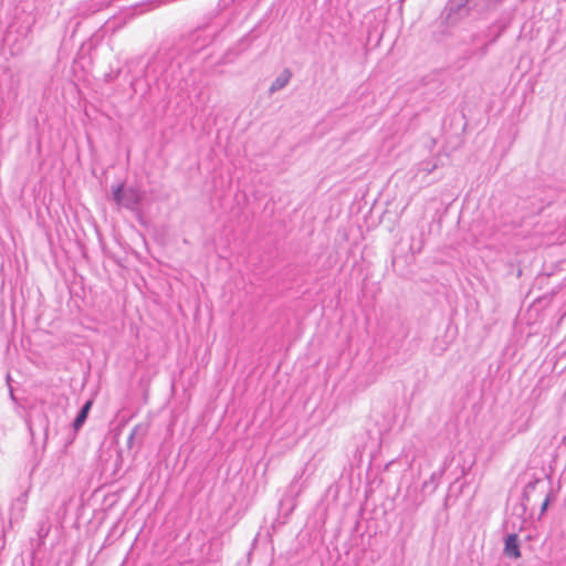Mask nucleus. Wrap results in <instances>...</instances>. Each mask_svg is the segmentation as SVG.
<instances>
[{"label":"nucleus","mask_w":566,"mask_h":566,"mask_svg":"<svg viewBox=\"0 0 566 566\" xmlns=\"http://www.w3.org/2000/svg\"><path fill=\"white\" fill-rule=\"evenodd\" d=\"M503 0H449L446 17L450 22L468 17L472 12L482 13L495 8Z\"/></svg>","instance_id":"nucleus-1"},{"label":"nucleus","mask_w":566,"mask_h":566,"mask_svg":"<svg viewBox=\"0 0 566 566\" xmlns=\"http://www.w3.org/2000/svg\"><path fill=\"white\" fill-rule=\"evenodd\" d=\"M113 199L120 207L133 211L142 224V193L138 189L124 188L119 185L113 189Z\"/></svg>","instance_id":"nucleus-2"},{"label":"nucleus","mask_w":566,"mask_h":566,"mask_svg":"<svg viewBox=\"0 0 566 566\" xmlns=\"http://www.w3.org/2000/svg\"><path fill=\"white\" fill-rule=\"evenodd\" d=\"M504 554L513 559L521 557V551L518 545V537L516 534H509L504 543Z\"/></svg>","instance_id":"nucleus-3"},{"label":"nucleus","mask_w":566,"mask_h":566,"mask_svg":"<svg viewBox=\"0 0 566 566\" xmlns=\"http://www.w3.org/2000/svg\"><path fill=\"white\" fill-rule=\"evenodd\" d=\"M292 77V73L289 69L283 70L280 75L276 76V78L272 82L269 92L270 94H273L282 88H284L290 80Z\"/></svg>","instance_id":"nucleus-4"},{"label":"nucleus","mask_w":566,"mask_h":566,"mask_svg":"<svg viewBox=\"0 0 566 566\" xmlns=\"http://www.w3.org/2000/svg\"><path fill=\"white\" fill-rule=\"evenodd\" d=\"M92 405H93L92 400H87L82 406L80 411L77 412V415H76V417H75V419L73 421V424H72L75 431H77L80 428H82V426L86 421Z\"/></svg>","instance_id":"nucleus-5"},{"label":"nucleus","mask_w":566,"mask_h":566,"mask_svg":"<svg viewBox=\"0 0 566 566\" xmlns=\"http://www.w3.org/2000/svg\"><path fill=\"white\" fill-rule=\"evenodd\" d=\"M134 443H136L138 448L142 446V436L139 434V426L138 424L135 426V428L130 432L128 440H127V444L129 448H132V446Z\"/></svg>","instance_id":"nucleus-6"},{"label":"nucleus","mask_w":566,"mask_h":566,"mask_svg":"<svg viewBox=\"0 0 566 566\" xmlns=\"http://www.w3.org/2000/svg\"><path fill=\"white\" fill-rule=\"evenodd\" d=\"M539 483V480L530 481L523 490L522 501L523 503L528 502L531 493L536 489V485Z\"/></svg>","instance_id":"nucleus-7"},{"label":"nucleus","mask_w":566,"mask_h":566,"mask_svg":"<svg viewBox=\"0 0 566 566\" xmlns=\"http://www.w3.org/2000/svg\"><path fill=\"white\" fill-rule=\"evenodd\" d=\"M305 470H306V468H304V470L302 471V473L300 474V476H295V478H294L293 482L291 483V489H294V486L296 485L297 481H298L300 479H302L303 474L305 473Z\"/></svg>","instance_id":"nucleus-8"},{"label":"nucleus","mask_w":566,"mask_h":566,"mask_svg":"<svg viewBox=\"0 0 566 566\" xmlns=\"http://www.w3.org/2000/svg\"><path fill=\"white\" fill-rule=\"evenodd\" d=\"M444 350H446V347L437 348V347L434 346V347L432 348V352H433L436 355H441Z\"/></svg>","instance_id":"nucleus-9"},{"label":"nucleus","mask_w":566,"mask_h":566,"mask_svg":"<svg viewBox=\"0 0 566 566\" xmlns=\"http://www.w3.org/2000/svg\"><path fill=\"white\" fill-rule=\"evenodd\" d=\"M547 505H548V497H546L542 504V507H541L542 513L546 511Z\"/></svg>","instance_id":"nucleus-10"},{"label":"nucleus","mask_w":566,"mask_h":566,"mask_svg":"<svg viewBox=\"0 0 566 566\" xmlns=\"http://www.w3.org/2000/svg\"><path fill=\"white\" fill-rule=\"evenodd\" d=\"M485 52H486V45H484V48L482 49L481 54H482V55H484V54H485Z\"/></svg>","instance_id":"nucleus-11"},{"label":"nucleus","mask_w":566,"mask_h":566,"mask_svg":"<svg viewBox=\"0 0 566 566\" xmlns=\"http://www.w3.org/2000/svg\"><path fill=\"white\" fill-rule=\"evenodd\" d=\"M434 167H436V166H433L432 168L427 167V168H424V169H426L428 172H431V171H432V169H433Z\"/></svg>","instance_id":"nucleus-12"},{"label":"nucleus","mask_w":566,"mask_h":566,"mask_svg":"<svg viewBox=\"0 0 566 566\" xmlns=\"http://www.w3.org/2000/svg\"><path fill=\"white\" fill-rule=\"evenodd\" d=\"M91 64H92V63H91V57H90V56H87V66H91Z\"/></svg>","instance_id":"nucleus-13"}]
</instances>
